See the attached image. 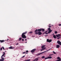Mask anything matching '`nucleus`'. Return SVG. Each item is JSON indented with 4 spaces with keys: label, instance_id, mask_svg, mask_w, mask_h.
Masks as SVG:
<instances>
[{
    "label": "nucleus",
    "instance_id": "nucleus-29",
    "mask_svg": "<svg viewBox=\"0 0 61 61\" xmlns=\"http://www.w3.org/2000/svg\"><path fill=\"white\" fill-rule=\"evenodd\" d=\"M47 32H48V30H47V31L45 32L44 33H46Z\"/></svg>",
    "mask_w": 61,
    "mask_h": 61
},
{
    "label": "nucleus",
    "instance_id": "nucleus-31",
    "mask_svg": "<svg viewBox=\"0 0 61 61\" xmlns=\"http://www.w3.org/2000/svg\"><path fill=\"white\" fill-rule=\"evenodd\" d=\"M2 48L3 49V50H5V48L3 46L2 47Z\"/></svg>",
    "mask_w": 61,
    "mask_h": 61
},
{
    "label": "nucleus",
    "instance_id": "nucleus-15",
    "mask_svg": "<svg viewBox=\"0 0 61 61\" xmlns=\"http://www.w3.org/2000/svg\"><path fill=\"white\" fill-rule=\"evenodd\" d=\"M9 49H13L14 48V47H12V46H11L10 47H9Z\"/></svg>",
    "mask_w": 61,
    "mask_h": 61
},
{
    "label": "nucleus",
    "instance_id": "nucleus-5",
    "mask_svg": "<svg viewBox=\"0 0 61 61\" xmlns=\"http://www.w3.org/2000/svg\"><path fill=\"white\" fill-rule=\"evenodd\" d=\"M38 31H42V32H44L45 30L43 29H38Z\"/></svg>",
    "mask_w": 61,
    "mask_h": 61
},
{
    "label": "nucleus",
    "instance_id": "nucleus-36",
    "mask_svg": "<svg viewBox=\"0 0 61 61\" xmlns=\"http://www.w3.org/2000/svg\"><path fill=\"white\" fill-rule=\"evenodd\" d=\"M28 51H26V52L27 53H28Z\"/></svg>",
    "mask_w": 61,
    "mask_h": 61
},
{
    "label": "nucleus",
    "instance_id": "nucleus-18",
    "mask_svg": "<svg viewBox=\"0 0 61 61\" xmlns=\"http://www.w3.org/2000/svg\"><path fill=\"white\" fill-rule=\"evenodd\" d=\"M48 57V59H51V58H52V57L51 56H49V57Z\"/></svg>",
    "mask_w": 61,
    "mask_h": 61
},
{
    "label": "nucleus",
    "instance_id": "nucleus-49",
    "mask_svg": "<svg viewBox=\"0 0 61 61\" xmlns=\"http://www.w3.org/2000/svg\"><path fill=\"white\" fill-rule=\"evenodd\" d=\"M49 25H50V24Z\"/></svg>",
    "mask_w": 61,
    "mask_h": 61
},
{
    "label": "nucleus",
    "instance_id": "nucleus-12",
    "mask_svg": "<svg viewBox=\"0 0 61 61\" xmlns=\"http://www.w3.org/2000/svg\"><path fill=\"white\" fill-rule=\"evenodd\" d=\"M42 34V32H41L39 31L38 32V35H41Z\"/></svg>",
    "mask_w": 61,
    "mask_h": 61
},
{
    "label": "nucleus",
    "instance_id": "nucleus-10",
    "mask_svg": "<svg viewBox=\"0 0 61 61\" xmlns=\"http://www.w3.org/2000/svg\"><path fill=\"white\" fill-rule=\"evenodd\" d=\"M56 36H57V37H59L60 36H61V35L60 34H59L58 35H56Z\"/></svg>",
    "mask_w": 61,
    "mask_h": 61
},
{
    "label": "nucleus",
    "instance_id": "nucleus-48",
    "mask_svg": "<svg viewBox=\"0 0 61 61\" xmlns=\"http://www.w3.org/2000/svg\"><path fill=\"white\" fill-rule=\"evenodd\" d=\"M4 57H5V56H4Z\"/></svg>",
    "mask_w": 61,
    "mask_h": 61
},
{
    "label": "nucleus",
    "instance_id": "nucleus-16",
    "mask_svg": "<svg viewBox=\"0 0 61 61\" xmlns=\"http://www.w3.org/2000/svg\"><path fill=\"white\" fill-rule=\"evenodd\" d=\"M61 61V59H60L59 60H56V61Z\"/></svg>",
    "mask_w": 61,
    "mask_h": 61
},
{
    "label": "nucleus",
    "instance_id": "nucleus-45",
    "mask_svg": "<svg viewBox=\"0 0 61 61\" xmlns=\"http://www.w3.org/2000/svg\"><path fill=\"white\" fill-rule=\"evenodd\" d=\"M53 35H54V34H53Z\"/></svg>",
    "mask_w": 61,
    "mask_h": 61
},
{
    "label": "nucleus",
    "instance_id": "nucleus-11",
    "mask_svg": "<svg viewBox=\"0 0 61 61\" xmlns=\"http://www.w3.org/2000/svg\"><path fill=\"white\" fill-rule=\"evenodd\" d=\"M38 58H36L35 59H34V61H38Z\"/></svg>",
    "mask_w": 61,
    "mask_h": 61
},
{
    "label": "nucleus",
    "instance_id": "nucleus-44",
    "mask_svg": "<svg viewBox=\"0 0 61 61\" xmlns=\"http://www.w3.org/2000/svg\"><path fill=\"white\" fill-rule=\"evenodd\" d=\"M9 39H7V41H8V40Z\"/></svg>",
    "mask_w": 61,
    "mask_h": 61
},
{
    "label": "nucleus",
    "instance_id": "nucleus-37",
    "mask_svg": "<svg viewBox=\"0 0 61 61\" xmlns=\"http://www.w3.org/2000/svg\"><path fill=\"white\" fill-rule=\"evenodd\" d=\"M49 27H51V26H50V25H49Z\"/></svg>",
    "mask_w": 61,
    "mask_h": 61
},
{
    "label": "nucleus",
    "instance_id": "nucleus-30",
    "mask_svg": "<svg viewBox=\"0 0 61 61\" xmlns=\"http://www.w3.org/2000/svg\"><path fill=\"white\" fill-rule=\"evenodd\" d=\"M60 38H61V37L57 38L58 39H60Z\"/></svg>",
    "mask_w": 61,
    "mask_h": 61
},
{
    "label": "nucleus",
    "instance_id": "nucleus-32",
    "mask_svg": "<svg viewBox=\"0 0 61 61\" xmlns=\"http://www.w3.org/2000/svg\"><path fill=\"white\" fill-rule=\"evenodd\" d=\"M0 50H2V48H1L0 49Z\"/></svg>",
    "mask_w": 61,
    "mask_h": 61
},
{
    "label": "nucleus",
    "instance_id": "nucleus-22",
    "mask_svg": "<svg viewBox=\"0 0 61 61\" xmlns=\"http://www.w3.org/2000/svg\"><path fill=\"white\" fill-rule=\"evenodd\" d=\"M57 59H61V58H60V57H58L57 58Z\"/></svg>",
    "mask_w": 61,
    "mask_h": 61
},
{
    "label": "nucleus",
    "instance_id": "nucleus-23",
    "mask_svg": "<svg viewBox=\"0 0 61 61\" xmlns=\"http://www.w3.org/2000/svg\"><path fill=\"white\" fill-rule=\"evenodd\" d=\"M45 56H43L41 58H45Z\"/></svg>",
    "mask_w": 61,
    "mask_h": 61
},
{
    "label": "nucleus",
    "instance_id": "nucleus-20",
    "mask_svg": "<svg viewBox=\"0 0 61 61\" xmlns=\"http://www.w3.org/2000/svg\"><path fill=\"white\" fill-rule=\"evenodd\" d=\"M54 54H56V52H55L54 51H53Z\"/></svg>",
    "mask_w": 61,
    "mask_h": 61
},
{
    "label": "nucleus",
    "instance_id": "nucleus-21",
    "mask_svg": "<svg viewBox=\"0 0 61 61\" xmlns=\"http://www.w3.org/2000/svg\"><path fill=\"white\" fill-rule=\"evenodd\" d=\"M30 59H29L27 60H25L24 61H30Z\"/></svg>",
    "mask_w": 61,
    "mask_h": 61
},
{
    "label": "nucleus",
    "instance_id": "nucleus-17",
    "mask_svg": "<svg viewBox=\"0 0 61 61\" xmlns=\"http://www.w3.org/2000/svg\"><path fill=\"white\" fill-rule=\"evenodd\" d=\"M22 38L21 37H20L19 38V41H20V40H21V39H22Z\"/></svg>",
    "mask_w": 61,
    "mask_h": 61
},
{
    "label": "nucleus",
    "instance_id": "nucleus-3",
    "mask_svg": "<svg viewBox=\"0 0 61 61\" xmlns=\"http://www.w3.org/2000/svg\"><path fill=\"white\" fill-rule=\"evenodd\" d=\"M45 46L46 45H44L41 47L42 49L41 50V51H42L43 50H45V49L46 48V47H45Z\"/></svg>",
    "mask_w": 61,
    "mask_h": 61
},
{
    "label": "nucleus",
    "instance_id": "nucleus-46",
    "mask_svg": "<svg viewBox=\"0 0 61 61\" xmlns=\"http://www.w3.org/2000/svg\"><path fill=\"white\" fill-rule=\"evenodd\" d=\"M27 43V42H26L25 43Z\"/></svg>",
    "mask_w": 61,
    "mask_h": 61
},
{
    "label": "nucleus",
    "instance_id": "nucleus-43",
    "mask_svg": "<svg viewBox=\"0 0 61 61\" xmlns=\"http://www.w3.org/2000/svg\"><path fill=\"white\" fill-rule=\"evenodd\" d=\"M51 55H50L49 56H51Z\"/></svg>",
    "mask_w": 61,
    "mask_h": 61
},
{
    "label": "nucleus",
    "instance_id": "nucleus-42",
    "mask_svg": "<svg viewBox=\"0 0 61 61\" xmlns=\"http://www.w3.org/2000/svg\"><path fill=\"white\" fill-rule=\"evenodd\" d=\"M27 40L26 39H25V41H26Z\"/></svg>",
    "mask_w": 61,
    "mask_h": 61
},
{
    "label": "nucleus",
    "instance_id": "nucleus-19",
    "mask_svg": "<svg viewBox=\"0 0 61 61\" xmlns=\"http://www.w3.org/2000/svg\"><path fill=\"white\" fill-rule=\"evenodd\" d=\"M53 37H54V38H56V35H54L53 36Z\"/></svg>",
    "mask_w": 61,
    "mask_h": 61
},
{
    "label": "nucleus",
    "instance_id": "nucleus-25",
    "mask_svg": "<svg viewBox=\"0 0 61 61\" xmlns=\"http://www.w3.org/2000/svg\"><path fill=\"white\" fill-rule=\"evenodd\" d=\"M33 33V32L32 31H30L29 32L30 34H31V33Z\"/></svg>",
    "mask_w": 61,
    "mask_h": 61
},
{
    "label": "nucleus",
    "instance_id": "nucleus-24",
    "mask_svg": "<svg viewBox=\"0 0 61 61\" xmlns=\"http://www.w3.org/2000/svg\"><path fill=\"white\" fill-rule=\"evenodd\" d=\"M0 42H1V43H2V42H4V41L3 40H0Z\"/></svg>",
    "mask_w": 61,
    "mask_h": 61
},
{
    "label": "nucleus",
    "instance_id": "nucleus-9",
    "mask_svg": "<svg viewBox=\"0 0 61 61\" xmlns=\"http://www.w3.org/2000/svg\"><path fill=\"white\" fill-rule=\"evenodd\" d=\"M36 50V49H33L31 51V52H32V53H34V52H35Z\"/></svg>",
    "mask_w": 61,
    "mask_h": 61
},
{
    "label": "nucleus",
    "instance_id": "nucleus-13",
    "mask_svg": "<svg viewBox=\"0 0 61 61\" xmlns=\"http://www.w3.org/2000/svg\"><path fill=\"white\" fill-rule=\"evenodd\" d=\"M59 47H60V45H56V48H59Z\"/></svg>",
    "mask_w": 61,
    "mask_h": 61
},
{
    "label": "nucleus",
    "instance_id": "nucleus-35",
    "mask_svg": "<svg viewBox=\"0 0 61 61\" xmlns=\"http://www.w3.org/2000/svg\"><path fill=\"white\" fill-rule=\"evenodd\" d=\"M22 41H24V39H22Z\"/></svg>",
    "mask_w": 61,
    "mask_h": 61
},
{
    "label": "nucleus",
    "instance_id": "nucleus-2",
    "mask_svg": "<svg viewBox=\"0 0 61 61\" xmlns=\"http://www.w3.org/2000/svg\"><path fill=\"white\" fill-rule=\"evenodd\" d=\"M3 53H4V54L2 55V56H1V59H0V61H4V60H5V58H4L3 57V56H5V53L4 52H3Z\"/></svg>",
    "mask_w": 61,
    "mask_h": 61
},
{
    "label": "nucleus",
    "instance_id": "nucleus-28",
    "mask_svg": "<svg viewBox=\"0 0 61 61\" xmlns=\"http://www.w3.org/2000/svg\"><path fill=\"white\" fill-rule=\"evenodd\" d=\"M55 34H57V31H55Z\"/></svg>",
    "mask_w": 61,
    "mask_h": 61
},
{
    "label": "nucleus",
    "instance_id": "nucleus-33",
    "mask_svg": "<svg viewBox=\"0 0 61 61\" xmlns=\"http://www.w3.org/2000/svg\"><path fill=\"white\" fill-rule=\"evenodd\" d=\"M25 56H23L22 57V58H23V57H24Z\"/></svg>",
    "mask_w": 61,
    "mask_h": 61
},
{
    "label": "nucleus",
    "instance_id": "nucleus-34",
    "mask_svg": "<svg viewBox=\"0 0 61 61\" xmlns=\"http://www.w3.org/2000/svg\"><path fill=\"white\" fill-rule=\"evenodd\" d=\"M59 26H61V24H59Z\"/></svg>",
    "mask_w": 61,
    "mask_h": 61
},
{
    "label": "nucleus",
    "instance_id": "nucleus-38",
    "mask_svg": "<svg viewBox=\"0 0 61 61\" xmlns=\"http://www.w3.org/2000/svg\"><path fill=\"white\" fill-rule=\"evenodd\" d=\"M48 33H48H48H45V34H48Z\"/></svg>",
    "mask_w": 61,
    "mask_h": 61
},
{
    "label": "nucleus",
    "instance_id": "nucleus-47",
    "mask_svg": "<svg viewBox=\"0 0 61 61\" xmlns=\"http://www.w3.org/2000/svg\"><path fill=\"white\" fill-rule=\"evenodd\" d=\"M26 53V54H27V53Z\"/></svg>",
    "mask_w": 61,
    "mask_h": 61
},
{
    "label": "nucleus",
    "instance_id": "nucleus-40",
    "mask_svg": "<svg viewBox=\"0 0 61 61\" xmlns=\"http://www.w3.org/2000/svg\"><path fill=\"white\" fill-rule=\"evenodd\" d=\"M19 44L18 43H17L16 44V45H18Z\"/></svg>",
    "mask_w": 61,
    "mask_h": 61
},
{
    "label": "nucleus",
    "instance_id": "nucleus-4",
    "mask_svg": "<svg viewBox=\"0 0 61 61\" xmlns=\"http://www.w3.org/2000/svg\"><path fill=\"white\" fill-rule=\"evenodd\" d=\"M48 30L49 31L48 32V33H49V34H50L51 32H52V30H51V29L50 28H49L48 29Z\"/></svg>",
    "mask_w": 61,
    "mask_h": 61
},
{
    "label": "nucleus",
    "instance_id": "nucleus-1",
    "mask_svg": "<svg viewBox=\"0 0 61 61\" xmlns=\"http://www.w3.org/2000/svg\"><path fill=\"white\" fill-rule=\"evenodd\" d=\"M26 33V32L23 33L22 34L21 36L23 38H26V37L25 35V34Z\"/></svg>",
    "mask_w": 61,
    "mask_h": 61
},
{
    "label": "nucleus",
    "instance_id": "nucleus-41",
    "mask_svg": "<svg viewBox=\"0 0 61 61\" xmlns=\"http://www.w3.org/2000/svg\"><path fill=\"white\" fill-rule=\"evenodd\" d=\"M51 49H50L49 50H51Z\"/></svg>",
    "mask_w": 61,
    "mask_h": 61
},
{
    "label": "nucleus",
    "instance_id": "nucleus-26",
    "mask_svg": "<svg viewBox=\"0 0 61 61\" xmlns=\"http://www.w3.org/2000/svg\"><path fill=\"white\" fill-rule=\"evenodd\" d=\"M45 59H48V57H46L45 58Z\"/></svg>",
    "mask_w": 61,
    "mask_h": 61
},
{
    "label": "nucleus",
    "instance_id": "nucleus-14",
    "mask_svg": "<svg viewBox=\"0 0 61 61\" xmlns=\"http://www.w3.org/2000/svg\"><path fill=\"white\" fill-rule=\"evenodd\" d=\"M44 53V52H43L41 53H39L38 55H37V56H39V55H41V54H43V53Z\"/></svg>",
    "mask_w": 61,
    "mask_h": 61
},
{
    "label": "nucleus",
    "instance_id": "nucleus-8",
    "mask_svg": "<svg viewBox=\"0 0 61 61\" xmlns=\"http://www.w3.org/2000/svg\"><path fill=\"white\" fill-rule=\"evenodd\" d=\"M47 41L48 42H49V43H50V42H52V40H49L48 39H47Z\"/></svg>",
    "mask_w": 61,
    "mask_h": 61
},
{
    "label": "nucleus",
    "instance_id": "nucleus-50",
    "mask_svg": "<svg viewBox=\"0 0 61 61\" xmlns=\"http://www.w3.org/2000/svg\"><path fill=\"white\" fill-rule=\"evenodd\" d=\"M47 36V35H46V36Z\"/></svg>",
    "mask_w": 61,
    "mask_h": 61
},
{
    "label": "nucleus",
    "instance_id": "nucleus-6",
    "mask_svg": "<svg viewBox=\"0 0 61 61\" xmlns=\"http://www.w3.org/2000/svg\"><path fill=\"white\" fill-rule=\"evenodd\" d=\"M38 31H39V30H38V29L36 30L35 31V34H37V35H38Z\"/></svg>",
    "mask_w": 61,
    "mask_h": 61
},
{
    "label": "nucleus",
    "instance_id": "nucleus-27",
    "mask_svg": "<svg viewBox=\"0 0 61 61\" xmlns=\"http://www.w3.org/2000/svg\"><path fill=\"white\" fill-rule=\"evenodd\" d=\"M49 50H47V51H44L43 52L44 53H45V52H47V51H49Z\"/></svg>",
    "mask_w": 61,
    "mask_h": 61
},
{
    "label": "nucleus",
    "instance_id": "nucleus-7",
    "mask_svg": "<svg viewBox=\"0 0 61 61\" xmlns=\"http://www.w3.org/2000/svg\"><path fill=\"white\" fill-rule=\"evenodd\" d=\"M57 43H58V44H59V45H60L61 46V42H60V41H58Z\"/></svg>",
    "mask_w": 61,
    "mask_h": 61
},
{
    "label": "nucleus",
    "instance_id": "nucleus-39",
    "mask_svg": "<svg viewBox=\"0 0 61 61\" xmlns=\"http://www.w3.org/2000/svg\"><path fill=\"white\" fill-rule=\"evenodd\" d=\"M25 53H26L25 52H24L23 53V54H25Z\"/></svg>",
    "mask_w": 61,
    "mask_h": 61
}]
</instances>
